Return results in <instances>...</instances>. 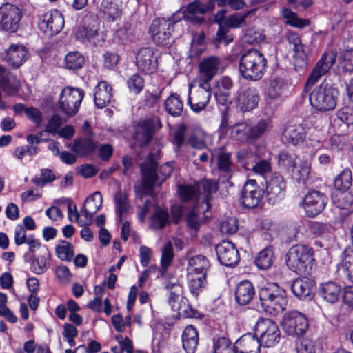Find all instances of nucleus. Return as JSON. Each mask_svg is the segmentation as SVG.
<instances>
[{
  "label": "nucleus",
  "mask_w": 353,
  "mask_h": 353,
  "mask_svg": "<svg viewBox=\"0 0 353 353\" xmlns=\"http://www.w3.org/2000/svg\"><path fill=\"white\" fill-rule=\"evenodd\" d=\"M248 14V12L246 14L236 13L230 16L225 22L226 27L220 25L216 33V39L219 42H223L225 44H228L229 42L232 41L233 38L231 36L227 35L228 31V28H235L245 25V19Z\"/></svg>",
  "instance_id": "nucleus-24"
},
{
  "label": "nucleus",
  "mask_w": 353,
  "mask_h": 353,
  "mask_svg": "<svg viewBox=\"0 0 353 353\" xmlns=\"http://www.w3.org/2000/svg\"><path fill=\"white\" fill-rule=\"evenodd\" d=\"M307 129L301 124H290L288 125L282 135V140L286 144L292 145L303 143L307 136Z\"/></svg>",
  "instance_id": "nucleus-25"
},
{
  "label": "nucleus",
  "mask_w": 353,
  "mask_h": 353,
  "mask_svg": "<svg viewBox=\"0 0 353 353\" xmlns=\"http://www.w3.org/2000/svg\"><path fill=\"white\" fill-rule=\"evenodd\" d=\"M114 202L119 221L122 222L130 208L127 194L119 190L114 196Z\"/></svg>",
  "instance_id": "nucleus-38"
},
{
  "label": "nucleus",
  "mask_w": 353,
  "mask_h": 353,
  "mask_svg": "<svg viewBox=\"0 0 353 353\" xmlns=\"http://www.w3.org/2000/svg\"><path fill=\"white\" fill-rule=\"evenodd\" d=\"M20 83L10 72L1 67V90L8 95H14L18 92Z\"/></svg>",
  "instance_id": "nucleus-36"
},
{
  "label": "nucleus",
  "mask_w": 353,
  "mask_h": 353,
  "mask_svg": "<svg viewBox=\"0 0 353 353\" xmlns=\"http://www.w3.org/2000/svg\"><path fill=\"white\" fill-rule=\"evenodd\" d=\"M178 192L183 201L192 200L194 198L197 200L198 192L196 185H181L179 186Z\"/></svg>",
  "instance_id": "nucleus-61"
},
{
  "label": "nucleus",
  "mask_w": 353,
  "mask_h": 353,
  "mask_svg": "<svg viewBox=\"0 0 353 353\" xmlns=\"http://www.w3.org/2000/svg\"><path fill=\"white\" fill-rule=\"evenodd\" d=\"M169 214L167 210L157 209L152 215V225L156 229H162L168 222Z\"/></svg>",
  "instance_id": "nucleus-59"
},
{
  "label": "nucleus",
  "mask_w": 353,
  "mask_h": 353,
  "mask_svg": "<svg viewBox=\"0 0 353 353\" xmlns=\"http://www.w3.org/2000/svg\"><path fill=\"white\" fill-rule=\"evenodd\" d=\"M165 108L172 116H179L183 112V103L177 94H171L165 101Z\"/></svg>",
  "instance_id": "nucleus-43"
},
{
  "label": "nucleus",
  "mask_w": 353,
  "mask_h": 353,
  "mask_svg": "<svg viewBox=\"0 0 353 353\" xmlns=\"http://www.w3.org/2000/svg\"><path fill=\"white\" fill-rule=\"evenodd\" d=\"M195 85H189L188 104L191 110L199 113L205 110L210 103L212 89L210 84L195 80Z\"/></svg>",
  "instance_id": "nucleus-7"
},
{
  "label": "nucleus",
  "mask_w": 353,
  "mask_h": 353,
  "mask_svg": "<svg viewBox=\"0 0 353 353\" xmlns=\"http://www.w3.org/2000/svg\"><path fill=\"white\" fill-rule=\"evenodd\" d=\"M311 53L309 46L301 44L294 50H293V58L295 65L299 67H305L307 64V60Z\"/></svg>",
  "instance_id": "nucleus-47"
},
{
  "label": "nucleus",
  "mask_w": 353,
  "mask_h": 353,
  "mask_svg": "<svg viewBox=\"0 0 353 353\" xmlns=\"http://www.w3.org/2000/svg\"><path fill=\"white\" fill-rule=\"evenodd\" d=\"M28 49L22 44H12L5 52L4 60L14 69L19 68L27 60Z\"/></svg>",
  "instance_id": "nucleus-22"
},
{
  "label": "nucleus",
  "mask_w": 353,
  "mask_h": 353,
  "mask_svg": "<svg viewBox=\"0 0 353 353\" xmlns=\"http://www.w3.org/2000/svg\"><path fill=\"white\" fill-rule=\"evenodd\" d=\"M56 179L54 172L50 169H42L39 176H35L32 181L37 186L43 187Z\"/></svg>",
  "instance_id": "nucleus-60"
},
{
  "label": "nucleus",
  "mask_w": 353,
  "mask_h": 353,
  "mask_svg": "<svg viewBox=\"0 0 353 353\" xmlns=\"http://www.w3.org/2000/svg\"><path fill=\"white\" fill-rule=\"evenodd\" d=\"M84 92L78 88H65L59 97V108L68 118L75 115L79 111Z\"/></svg>",
  "instance_id": "nucleus-10"
},
{
  "label": "nucleus",
  "mask_w": 353,
  "mask_h": 353,
  "mask_svg": "<svg viewBox=\"0 0 353 353\" xmlns=\"http://www.w3.org/2000/svg\"><path fill=\"white\" fill-rule=\"evenodd\" d=\"M351 185L352 172L350 169L343 170L334 181V185L336 190H347Z\"/></svg>",
  "instance_id": "nucleus-52"
},
{
  "label": "nucleus",
  "mask_w": 353,
  "mask_h": 353,
  "mask_svg": "<svg viewBox=\"0 0 353 353\" xmlns=\"http://www.w3.org/2000/svg\"><path fill=\"white\" fill-rule=\"evenodd\" d=\"M285 182L283 177L278 174L274 173L266 182V196L270 203H274L281 199L285 195Z\"/></svg>",
  "instance_id": "nucleus-18"
},
{
  "label": "nucleus",
  "mask_w": 353,
  "mask_h": 353,
  "mask_svg": "<svg viewBox=\"0 0 353 353\" xmlns=\"http://www.w3.org/2000/svg\"><path fill=\"white\" fill-rule=\"evenodd\" d=\"M335 61V52L333 51L325 52L311 72L305 83V90L307 91L309 90L311 86L315 84L322 76L325 75L328 72L330 68L334 64Z\"/></svg>",
  "instance_id": "nucleus-14"
},
{
  "label": "nucleus",
  "mask_w": 353,
  "mask_h": 353,
  "mask_svg": "<svg viewBox=\"0 0 353 353\" xmlns=\"http://www.w3.org/2000/svg\"><path fill=\"white\" fill-rule=\"evenodd\" d=\"M272 128L271 121L270 119H263L259 120L254 125H250V136L252 140H256L263 136L265 132H269Z\"/></svg>",
  "instance_id": "nucleus-44"
},
{
  "label": "nucleus",
  "mask_w": 353,
  "mask_h": 353,
  "mask_svg": "<svg viewBox=\"0 0 353 353\" xmlns=\"http://www.w3.org/2000/svg\"><path fill=\"white\" fill-rule=\"evenodd\" d=\"M103 17L109 21H113L121 17L122 1L121 0H103L100 6Z\"/></svg>",
  "instance_id": "nucleus-30"
},
{
  "label": "nucleus",
  "mask_w": 353,
  "mask_h": 353,
  "mask_svg": "<svg viewBox=\"0 0 353 353\" xmlns=\"http://www.w3.org/2000/svg\"><path fill=\"white\" fill-rule=\"evenodd\" d=\"M310 172V164L306 161H301L298 167L293 168L292 173L294 179L299 183H305L309 178Z\"/></svg>",
  "instance_id": "nucleus-50"
},
{
  "label": "nucleus",
  "mask_w": 353,
  "mask_h": 353,
  "mask_svg": "<svg viewBox=\"0 0 353 353\" xmlns=\"http://www.w3.org/2000/svg\"><path fill=\"white\" fill-rule=\"evenodd\" d=\"M174 256L173 248L171 242H168L162 249L161 267L166 271Z\"/></svg>",
  "instance_id": "nucleus-64"
},
{
  "label": "nucleus",
  "mask_w": 353,
  "mask_h": 353,
  "mask_svg": "<svg viewBox=\"0 0 353 353\" xmlns=\"http://www.w3.org/2000/svg\"><path fill=\"white\" fill-rule=\"evenodd\" d=\"M112 89L106 81H100L94 88V100L98 108L107 106L112 97Z\"/></svg>",
  "instance_id": "nucleus-28"
},
{
  "label": "nucleus",
  "mask_w": 353,
  "mask_h": 353,
  "mask_svg": "<svg viewBox=\"0 0 353 353\" xmlns=\"http://www.w3.org/2000/svg\"><path fill=\"white\" fill-rule=\"evenodd\" d=\"M281 13L283 18L286 19V23L291 26L303 28L309 25L308 20L299 18L296 13L288 8H283Z\"/></svg>",
  "instance_id": "nucleus-51"
},
{
  "label": "nucleus",
  "mask_w": 353,
  "mask_h": 353,
  "mask_svg": "<svg viewBox=\"0 0 353 353\" xmlns=\"http://www.w3.org/2000/svg\"><path fill=\"white\" fill-rule=\"evenodd\" d=\"M281 326L288 335L299 337L305 334L308 329V321L306 316L296 311L286 312L281 322Z\"/></svg>",
  "instance_id": "nucleus-8"
},
{
  "label": "nucleus",
  "mask_w": 353,
  "mask_h": 353,
  "mask_svg": "<svg viewBox=\"0 0 353 353\" xmlns=\"http://www.w3.org/2000/svg\"><path fill=\"white\" fill-rule=\"evenodd\" d=\"M263 190L254 179L248 180L244 185L241 192V203L247 208L257 207L263 198Z\"/></svg>",
  "instance_id": "nucleus-16"
},
{
  "label": "nucleus",
  "mask_w": 353,
  "mask_h": 353,
  "mask_svg": "<svg viewBox=\"0 0 353 353\" xmlns=\"http://www.w3.org/2000/svg\"><path fill=\"white\" fill-rule=\"evenodd\" d=\"M314 284V281L307 277L296 279L293 282L291 289L293 294L299 299H310Z\"/></svg>",
  "instance_id": "nucleus-34"
},
{
  "label": "nucleus",
  "mask_w": 353,
  "mask_h": 353,
  "mask_svg": "<svg viewBox=\"0 0 353 353\" xmlns=\"http://www.w3.org/2000/svg\"><path fill=\"white\" fill-rule=\"evenodd\" d=\"M254 294V288L249 281H242L236 287L235 300L241 305L248 304L252 300Z\"/></svg>",
  "instance_id": "nucleus-31"
},
{
  "label": "nucleus",
  "mask_w": 353,
  "mask_h": 353,
  "mask_svg": "<svg viewBox=\"0 0 353 353\" xmlns=\"http://www.w3.org/2000/svg\"><path fill=\"white\" fill-rule=\"evenodd\" d=\"M339 97V90L329 83H321L310 94V105L319 112H325L335 109Z\"/></svg>",
  "instance_id": "nucleus-5"
},
{
  "label": "nucleus",
  "mask_w": 353,
  "mask_h": 353,
  "mask_svg": "<svg viewBox=\"0 0 353 353\" xmlns=\"http://www.w3.org/2000/svg\"><path fill=\"white\" fill-rule=\"evenodd\" d=\"M157 128H161V123L158 119H147L142 121L136 132V139L140 140L143 144H148L152 139Z\"/></svg>",
  "instance_id": "nucleus-29"
},
{
  "label": "nucleus",
  "mask_w": 353,
  "mask_h": 353,
  "mask_svg": "<svg viewBox=\"0 0 353 353\" xmlns=\"http://www.w3.org/2000/svg\"><path fill=\"white\" fill-rule=\"evenodd\" d=\"M267 60L257 50L251 49L241 55L239 70L241 76L246 80L258 81L265 74Z\"/></svg>",
  "instance_id": "nucleus-2"
},
{
  "label": "nucleus",
  "mask_w": 353,
  "mask_h": 353,
  "mask_svg": "<svg viewBox=\"0 0 353 353\" xmlns=\"http://www.w3.org/2000/svg\"><path fill=\"white\" fill-rule=\"evenodd\" d=\"M185 219L187 226L195 232L199 230L203 223L202 218L199 215V212L197 211L196 208L186 214Z\"/></svg>",
  "instance_id": "nucleus-57"
},
{
  "label": "nucleus",
  "mask_w": 353,
  "mask_h": 353,
  "mask_svg": "<svg viewBox=\"0 0 353 353\" xmlns=\"http://www.w3.org/2000/svg\"><path fill=\"white\" fill-rule=\"evenodd\" d=\"M332 201L336 207L348 210L353 203V196L347 190H336L332 194Z\"/></svg>",
  "instance_id": "nucleus-42"
},
{
  "label": "nucleus",
  "mask_w": 353,
  "mask_h": 353,
  "mask_svg": "<svg viewBox=\"0 0 353 353\" xmlns=\"http://www.w3.org/2000/svg\"><path fill=\"white\" fill-rule=\"evenodd\" d=\"M183 347L187 353H194L199 341L198 332L192 325L187 326L182 335Z\"/></svg>",
  "instance_id": "nucleus-37"
},
{
  "label": "nucleus",
  "mask_w": 353,
  "mask_h": 353,
  "mask_svg": "<svg viewBox=\"0 0 353 353\" xmlns=\"http://www.w3.org/2000/svg\"><path fill=\"white\" fill-rule=\"evenodd\" d=\"M250 132V125L245 122L236 123L230 128V138L241 142L251 139Z\"/></svg>",
  "instance_id": "nucleus-39"
},
{
  "label": "nucleus",
  "mask_w": 353,
  "mask_h": 353,
  "mask_svg": "<svg viewBox=\"0 0 353 353\" xmlns=\"http://www.w3.org/2000/svg\"><path fill=\"white\" fill-rule=\"evenodd\" d=\"M210 266L206 257L196 255L188 261L187 267L189 288L191 294L197 297L206 284L207 272Z\"/></svg>",
  "instance_id": "nucleus-4"
},
{
  "label": "nucleus",
  "mask_w": 353,
  "mask_h": 353,
  "mask_svg": "<svg viewBox=\"0 0 353 353\" xmlns=\"http://www.w3.org/2000/svg\"><path fill=\"white\" fill-rule=\"evenodd\" d=\"M250 168V170L254 173L261 175L264 178H265L268 174H271L272 172V167L270 162L267 160H260L259 159Z\"/></svg>",
  "instance_id": "nucleus-62"
},
{
  "label": "nucleus",
  "mask_w": 353,
  "mask_h": 353,
  "mask_svg": "<svg viewBox=\"0 0 353 353\" xmlns=\"http://www.w3.org/2000/svg\"><path fill=\"white\" fill-rule=\"evenodd\" d=\"M30 269L37 274L44 273L48 268L50 261V254L46 246L41 248V253L30 259Z\"/></svg>",
  "instance_id": "nucleus-32"
},
{
  "label": "nucleus",
  "mask_w": 353,
  "mask_h": 353,
  "mask_svg": "<svg viewBox=\"0 0 353 353\" xmlns=\"http://www.w3.org/2000/svg\"><path fill=\"white\" fill-rule=\"evenodd\" d=\"M274 261V252L272 248H267L261 251L255 258L256 266L261 270H266L271 267Z\"/></svg>",
  "instance_id": "nucleus-46"
},
{
  "label": "nucleus",
  "mask_w": 353,
  "mask_h": 353,
  "mask_svg": "<svg viewBox=\"0 0 353 353\" xmlns=\"http://www.w3.org/2000/svg\"><path fill=\"white\" fill-rule=\"evenodd\" d=\"M21 17V11L16 5L3 3L1 6V29L9 32H17Z\"/></svg>",
  "instance_id": "nucleus-15"
},
{
  "label": "nucleus",
  "mask_w": 353,
  "mask_h": 353,
  "mask_svg": "<svg viewBox=\"0 0 353 353\" xmlns=\"http://www.w3.org/2000/svg\"><path fill=\"white\" fill-rule=\"evenodd\" d=\"M92 24H88L89 19L84 20V24L80 26L75 32L77 39L85 42L89 41L94 45H100L103 41V36L99 33V20L97 16L90 17Z\"/></svg>",
  "instance_id": "nucleus-12"
},
{
  "label": "nucleus",
  "mask_w": 353,
  "mask_h": 353,
  "mask_svg": "<svg viewBox=\"0 0 353 353\" xmlns=\"http://www.w3.org/2000/svg\"><path fill=\"white\" fill-rule=\"evenodd\" d=\"M56 254L63 261H70L74 256V246L66 241H62L57 245Z\"/></svg>",
  "instance_id": "nucleus-53"
},
{
  "label": "nucleus",
  "mask_w": 353,
  "mask_h": 353,
  "mask_svg": "<svg viewBox=\"0 0 353 353\" xmlns=\"http://www.w3.org/2000/svg\"><path fill=\"white\" fill-rule=\"evenodd\" d=\"M285 88L284 79L279 77H274L270 82L268 90V97L272 99H278L281 97Z\"/></svg>",
  "instance_id": "nucleus-49"
},
{
  "label": "nucleus",
  "mask_w": 353,
  "mask_h": 353,
  "mask_svg": "<svg viewBox=\"0 0 353 353\" xmlns=\"http://www.w3.org/2000/svg\"><path fill=\"white\" fill-rule=\"evenodd\" d=\"M166 288L170 290L168 303L172 310L177 312L179 315L185 314L186 312V305L181 297L183 292L182 286L178 283L174 282L169 283Z\"/></svg>",
  "instance_id": "nucleus-26"
},
{
  "label": "nucleus",
  "mask_w": 353,
  "mask_h": 353,
  "mask_svg": "<svg viewBox=\"0 0 353 353\" xmlns=\"http://www.w3.org/2000/svg\"><path fill=\"white\" fill-rule=\"evenodd\" d=\"M236 157L238 162L241 166L248 170H250V168L253 166L259 159L256 154L248 149H243L237 152Z\"/></svg>",
  "instance_id": "nucleus-45"
},
{
  "label": "nucleus",
  "mask_w": 353,
  "mask_h": 353,
  "mask_svg": "<svg viewBox=\"0 0 353 353\" xmlns=\"http://www.w3.org/2000/svg\"><path fill=\"white\" fill-rule=\"evenodd\" d=\"M214 3L212 1H209L206 4L201 3L199 0H195L190 3L185 8L183 12L188 15L192 16L202 15L206 13L208 10L214 8Z\"/></svg>",
  "instance_id": "nucleus-40"
},
{
  "label": "nucleus",
  "mask_w": 353,
  "mask_h": 353,
  "mask_svg": "<svg viewBox=\"0 0 353 353\" xmlns=\"http://www.w3.org/2000/svg\"><path fill=\"white\" fill-rule=\"evenodd\" d=\"M102 194L100 192H95L85 202L83 207L91 213H97L102 205Z\"/></svg>",
  "instance_id": "nucleus-55"
},
{
  "label": "nucleus",
  "mask_w": 353,
  "mask_h": 353,
  "mask_svg": "<svg viewBox=\"0 0 353 353\" xmlns=\"http://www.w3.org/2000/svg\"><path fill=\"white\" fill-rule=\"evenodd\" d=\"M160 52L152 47L140 48L136 55V65L142 72L151 74L156 71L158 67V60Z\"/></svg>",
  "instance_id": "nucleus-11"
},
{
  "label": "nucleus",
  "mask_w": 353,
  "mask_h": 353,
  "mask_svg": "<svg viewBox=\"0 0 353 353\" xmlns=\"http://www.w3.org/2000/svg\"><path fill=\"white\" fill-rule=\"evenodd\" d=\"M341 268L346 272L348 279L353 283V248H346L342 254Z\"/></svg>",
  "instance_id": "nucleus-48"
},
{
  "label": "nucleus",
  "mask_w": 353,
  "mask_h": 353,
  "mask_svg": "<svg viewBox=\"0 0 353 353\" xmlns=\"http://www.w3.org/2000/svg\"><path fill=\"white\" fill-rule=\"evenodd\" d=\"M339 63L343 72L353 71V49L345 50L340 52Z\"/></svg>",
  "instance_id": "nucleus-58"
},
{
  "label": "nucleus",
  "mask_w": 353,
  "mask_h": 353,
  "mask_svg": "<svg viewBox=\"0 0 353 353\" xmlns=\"http://www.w3.org/2000/svg\"><path fill=\"white\" fill-rule=\"evenodd\" d=\"M39 26L44 32L56 34L63 29L64 19L62 14L57 10L50 11L42 16Z\"/></svg>",
  "instance_id": "nucleus-20"
},
{
  "label": "nucleus",
  "mask_w": 353,
  "mask_h": 353,
  "mask_svg": "<svg viewBox=\"0 0 353 353\" xmlns=\"http://www.w3.org/2000/svg\"><path fill=\"white\" fill-rule=\"evenodd\" d=\"M259 298L263 310L272 316L283 312L288 303L285 290L275 283H268L261 287Z\"/></svg>",
  "instance_id": "nucleus-1"
},
{
  "label": "nucleus",
  "mask_w": 353,
  "mask_h": 353,
  "mask_svg": "<svg viewBox=\"0 0 353 353\" xmlns=\"http://www.w3.org/2000/svg\"><path fill=\"white\" fill-rule=\"evenodd\" d=\"M173 25L174 22L170 19H157L153 20L149 32L154 43L160 46L168 44L173 31Z\"/></svg>",
  "instance_id": "nucleus-13"
},
{
  "label": "nucleus",
  "mask_w": 353,
  "mask_h": 353,
  "mask_svg": "<svg viewBox=\"0 0 353 353\" xmlns=\"http://www.w3.org/2000/svg\"><path fill=\"white\" fill-rule=\"evenodd\" d=\"M216 252L220 263L225 266H234L239 261V252L230 241H223L217 245Z\"/></svg>",
  "instance_id": "nucleus-19"
},
{
  "label": "nucleus",
  "mask_w": 353,
  "mask_h": 353,
  "mask_svg": "<svg viewBox=\"0 0 353 353\" xmlns=\"http://www.w3.org/2000/svg\"><path fill=\"white\" fill-rule=\"evenodd\" d=\"M327 198L318 191H312L303 199L305 210L309 216H314L321 213L326 205Z\"/></svg>",
  "instance_id": "nucleus-21"
},
{
  "label": "nucleus",
  "mask_w": 353,
  "mask_h": 353,
  "mask_svg": "<svg viewBox=\"0 0 353 353\" xmlns=\"http://www.w3.org/2000/svg\"><path fill=\"white\" fill-rule=\"evenodd\" d=\"M214 353H239L236 344L232 343L226 338H220L214 343Z\"/></svg>",
  "instance_id": "nucleus-56"
},
{
  "label": "nucleus",
  "mask_w": 353,
  "mask_h": 353,
  "mask_svg": "<svg viewBox=\"0 0 353 353\" xmlns=\"http://www.w3.org/2000/svg\"><path fill=\"white\" fill-rule=\"evenodd\" d=\"M259 101V95L255 88H247L239 91L237 96V107L242 112L256 108Z\"/></svg>",
  "instance_id": "nucleus-23"
},
{
  "label": "nucleus",
  "mask_w": 353,
  "mask_h": 353,
  "mask_svg": "<svg viewBox=\"0 0 353 353\" xmlns=\"http://www.w3.org/2000/svg\"><path fill=\"white\" fill-rule=\"evenodd\" d=\"M319 294L322 299L328 303H336L341 296V286L333 281L323 283L319 285Z\"/></svg>",
  "instance_id": "nucleus-33"
},
{
  "label": "nucleus",
  "mask_w": 353,
  "mask_h": 353,
  "mask_svg": "<svg viewBox=\"0 0 353 353\" xmlns=\"http://www.w3.org/2000/svg\"><path fill=\"white\" fill-rule=\"evenodd\" d=\"M198 192L197 202L202 201L205 205V211L210 209L209 198L212 193L216 192L217 183L213 181L203 180L196 184Z\"/></svg>",
  "instance_id": "nucleus-35"
},
{
  "label": "nucleus",
  "mask_w": 353,
  "mask_h": 353,
  "mask_svg": "<svg viewBox=\"0 0 353 353\" xmlns=\"http://www.w3.org/2000/svg\"><path fill=\"white\" fill-rule=\"evenodd\" d=\"M26 244L29 246V251L24 255L25 261H29L31 258L41 253L42 245L40 242L32 236L28 238Z\"/></svg>",
  "instance_id": "nucleus-63"
},
{
  "label": "nucleus",
  "mask_w": 353,
  "mask_h": 353,
  "mask_svg": "<svg viewBox=\"0 0 353 353\" xmlns=\"http://www.w3.org/2000/svg\"><path fill=\"white\" fill-rule=\"evenodd\" d=\"M255 330L259 334V341L262 346L271 347L279 341L281 333L278 325L272 320L261 318L255 325Z\"/></svg>",
  "instance_id": "nucleus-9"
},
{
  "label": "nucleus",
  "mask_w": 353,
  "mask_h": 353,
  "mask_svg": "<svg viewBox=\"0 0 353 353\" xmlns=\"http://www.w3.org/2000/svg\"><path fill=\"white\" fill-rule=\"evenodd\" d=\"M96 144L91 137L82 138L74 141L72 150L80 156H85L92 152Z\"/></svg>",
  "instance_id": "nucleus-41"
},
{
  "label": "nucleus",
  "mask_w": 353,
  "mask_h": 353,
  "mask_svg": "<svg viewBox=\"0 0 353 353\" xmlns=\"http://www.w3.org/2000/svg\"><path fill=\"white\" fill-rule=\"evenodd\" d=\"M84 63V57L78 52H69L65 57V66L69 70H78Z\"/></svg>",
  "instance_id": "nucleus-54"
},
{
  "label": "nucleus",
  "mask_w": 353,
  "mask_h": 353,
  "mask_svg": "<svg viewBox=\"0 0 353 353\" xmlns=\"http://www.w3.org/2000/svg\"><path fill=\"white\" fill-rule=\"evenodd\" d=\"M157 163L152 159H147L141 165L142 183L146 189H152L153 185L160 181L161 185L173 172L172 163L168 162L161 165L157 172Z\"/></svg>",
  "instance_id": "nucleus-6"
},
{
  "label": "nucleus",
  "mask_w": 353,
  "mask_h": 353,
  "mask_svg": "<svg viewBox=\"0 0 353 353\" xmlns=\"http://www.w3.org/2000/svg\"><path fill=\"white\" fill-rule=\"evenodd\" d=\"M235 344L239 353H260L262 346L259 339L250 333L243 335Z\"/></svg>",
  "instance_id": "nucleus-27"
},
{
  "label": "nucleus",
  "mask_w": 353,
  "mask_h": 353,
  "mask_svg": "<svg viewBox=\"0 0 353 353\" xmlns=\"http://www.w3.org/2000/svg\"><path fill=\"white\" fill-rule=\"evenodd\" d=\"M221 65V60L218 57L210 56L204 59L199 65V73L196 81L210 84L212 79L218 73Z\"/></svg>",
  "instance_id": "nucleus-17"
},
{
  "label": "nucleus",
  "mask_w": 353,
  "mask_h": 353,
  "mask_svg": "<svg viewBox=\"0 0 353 353\" xmlns=\"http://www.w3.org/2000/svg\"><path fill=\"white\" fill-rule=\"evenodd\" d=\"M313 261V249L303 244L291 247L285 256V263L288 268L300 275L310 274Z\"/></svg>",
  "instance_id": "nucleus-3"
}]
</instances>
